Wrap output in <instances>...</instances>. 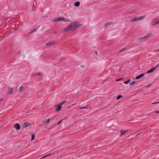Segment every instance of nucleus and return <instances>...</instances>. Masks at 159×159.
Here are the masks:
<instances>
[{"label": "nucleus", "mask_w": 159, "mask_h": 159, "mask_svg": "<svg viewBox=\"0 0 159 159\" xmlns=\"http://www.w3.org/2000/svg\"><path fill=\"white\" fill-rule=\"evenodd\" d=\"M57 33V31H54V32H53V33H54V34H56V33Z\"/></svg>", "instance_id": "nucleus-32"}, {"label": "nucleus", "mask_w": 159, "mask_h": 159, "mask_svg": "<svg viewBox=\"0 0 159 159\" xmlns=\"http://www.w3.org/2000/svg\"><path fill=\"white\" fill-rule=\"evenodd\" d=\"M60 21H63L64 22H70L71 21L69 19H67L64 17H61L58 18H57L53 20V21L54 22Z\"/></svg>", "instance_id": "nucleus-3"}, {"label": "nucleus", "mask_w": 159, "mask_h": 159, "mask_svg": "<svg viewBox=\"0 0 159 159\" xmlns=\"http://www.w3.org/2000/svg\"><path fill=\"white\" fill-rule=\"evenodd\" d=\"M141 134H137V135H136V137H138V136H140V135Z\"/></svg>", "instance_id": "nucleus-28"}, {"label": "nucleus", "mask_w": 159, "mask_h": 159, "mask_svg": "<svg viewBox=\"0 0 159 159\" xmlns=\"http://www.w3.org/2000/svg\"><path fill=\"white\" fill-rule=\"evenodd\" d=\"M145 75V74H141L140 75H139L137 76H136L135 78L133 79V80H135V79L136 80H138V79H139L140 78H141L143 77V76H144Z\"/></svg>", "instance_id": "nucleus-8"}, {"label": "nucleus", "mask_w": 159, "mask_h": 159, "mask_svg": "<svg viewBox=\"0 0 159 159\" xmlns=\"http://www.w3.org/2000/svg\"><path fill=\"white\" fill-rule=\"evenodd\" d=\"M30 124H29L27 122H25L23 125L22 127L23 128H25L27 127L29 125H30Z\"/></svg>", "instance_id": "nucleus-12"}, {"label": "nucleus", "mask_w": 159, "mask_h": 159, "mask_svg": "<svg viewBox=\"0 0 159 159\" xmlns=\"http://www.w3.org/2000/svg\"><path fill=\"white\" fill-rule=\"evenodd\" d=\"M55 43L56 42L55 41H52L46 43L45 44V45L46 46H50L55 44Z\"/></svg>", "instance_id": "nucleus-6"}, {"label": "nucleus", "mask_w": 159, "mask_h": 159, "mask_svg": "<svg viewBox=\"0 0 159 159\" xmlns=\"http://www.w3.org/2000/svg\"><path fill=\"white\" fill-rule=\"evenodd\" d=\"M159 23V20L152 22V26H154Z\"/></svg>", "instance_id": "nucleus-9"}, {"label": "nucleus", "mask_w": 159, "mask_h": 159, "mask_svg": "<svg viewBox=\"0 0 159 159\" xmlns=\"http://www.w3.org/2000/svg\"><path fill=\"white\" fill-rule=\"evenodd\" d=\"M13 127L17 130H19L20 129V125L19 123H16L14 125Z\"/></svg>", "instance_id": "nucleus-4"}, {"label": "nucleus", "mask_w": 159, "mask_h": 159, "mask_svg": "<svg viewBox=\"0 0 159 159\" xmlns=\"http://www.w3.org/2000/svg\"><path fill=\"white\" fill-rule=\"evenodd\" d=\"M127 131V130H126V131L123 130H121V131H120V132H121L120 135L122 136V135H123Z\"/></svg>", "instance_id": "nucleus-15"}, {"label": "nucleus", "mask_w": 159, "mask_h": 159, "mask_svg": "<svg viewBox=\"0 0 159 159\" xmlns=\"http://www.w3.org/2000/svg\"><path fill=\"white\" fill-rule=\"evenodd\" d=\"M50 118H48L47 119H46L44 120L43 121V123H44L45 124H47L50 122Z\"/></svg>", "instance_id": "nucleus-10"}, {"label": "nucleus", "mask_w": 159, "mask_h": 159, "mask_svg": "<svg viewBox=\"0 0 159 159\" xmlns=\"http://www.w3.org/2000/svg\"><path fill=\"white\" fill-rule=\"evenodd\" d=\"M95 53H96V55H97V52H96H96H95Z\"/></svg>", "instance_id": "nucleus-35"}, {"label": "nucleus", "mask_w": 159, "mask_h": 159, "mask_svg": "<svg viewBox=\"0 0 159 159\" xmlns=\"http://www.w3.org/2000/svg\"><path fill=\"white\" fill-rule=\"evenodd\" d=\"M156 113H159V111H156Z\"/></svg>", "instance_id": "nucleus-34"}, {"label": "nucleus", "mask_w": 159, "mask_h": 159, "mask_svg": "<svg viewBox=\"0 0 159 159\" xmlns=\"http://www.w3.org/2000/svg\"><path fill=\"white\" fill-rule=\"evenodd\" d=\"M158 66L157 65L155 67H153L152 68V69H150L149 70L147 73V74L149 73H151L153 71H154L155 70H156L157 69V68L158 67Z\"/></svg>", "instance_id": "nucleus-5"}, {"label": "nucleus", "mask_w": 159, "mask_h": 159, "mask_svg": "<svg viewBox=\"0 0 159 159\" xmlns=\"http://www.w3.org/2000/svg\"><path fill=\"white\" fill-rule=\"evenodd\" d=\"M146 39V38H145V36H143L142 37H141L139 39V40H142L143 39Z\"/></svg>", "instance_id": "nucleus-19"}, {"label": "nucleus", "mask_w": 159, "mask_h": 159, "mask_svg": "<svg viewBox=\"0 0 159 159\" xmlns=\"http://www.w3.org/2000/svg\"><path fill=\"white\" fill-rule=\"evenodd\" d=\"M36 29H33L32 30V32H36Z\"/></svg>", "instance_id": "nucleus-27"}, {"label": "nucleus", "mask_w": 159, "mask_h": 159, "mask_svg": "<svg viewBox=\"0 0 159 159\" xmlns=\"http://www.w3.org/2000/svg\"><path fill=\"white\" fill-rule=\"evenodd\" d=\"M80 3L79 2L77 1L76 2H75L74 3V6H75V7H78L80 5Z\"/></svg>", "instance_id": "nucleus-13"}, {"label": "nucleus", "mask_w": 159, "mask_h": 159, "mask_svg": "<svg viewBox=\"0 0 159 159\" xmlns=\"http://www.w3.org/2000/svg\"><path fill=\"white\" fill-rule=\"evenodd\" d=\"M136 82L134 81H132L130 83V85H134L135 83Z\"/></svg>", "instance_id": "nucleus-20"}, {"label": "nucleus", "mask_w": 159, "mask_h": 159, "mask_svg": "<svg viewBox=\"0 0 159 159\" xmlns=\"http://www.w3.org/2000/svg\"><path fill=\"white\" fill-rule=\"evenodd\" d=\"M86 107L80 108V109H86Z\"/></svg>", "instance_id": "nucleus-26"}, {"label": "nucleus", "mask_w": 159, "mask_h": 159, "mask_svg": "<svg viewBox=\"0 0 159 159\" xmlns=\"http://www.w3.org/2000/svg\"><path fill=\"white\" fill-rule=\"evenodd\" d=\"M62 121V120H61L59 121L58 123H57V124L58 125H59L60 123H61V121Z\"/></svg>", "instance_id": "nucleus-29"}, {"label": "nucleus", "mask_w": 159, "mask_h": 159, "mask_svg": "<svg viewBox=\"0 0 159 159\" xmlns=\"http://www.w3.org/2000/svg\"><path fill=\"white\" fill-rule=\"evenodd\" d=\"M66 102V100H64V101H62V102H61L60 103V105L61 106V105H62L63 104H64V103H65Z\"/></svg>", "instance_id": "nucleus-17"}, {"label": "nucleus", "mask_w": 159, "mask_h": 159, "mask_svg": "<svg viewBox=\"0 0 159 159\" xmlns=\"http://www.w3.org/2000/svg\"><path fill=\"white\" fill-rule=\"evenodd\" d=\"M112 24V22H110L109 23H108L106 24V26L108 27L110 25H111Z\"/></svg>", "instance_id": "nucleus-21"}, {"label": "nucleus", "mask_w": 159, "mask_h": 159, "mask_svg": "<svg viewBox=\"0 0 159 159\" xmlns=\"http://www.w3.org/2000/svg\"><path fill=\"white\" fill-rule=\"evenodd\" d=\"M159 103V102H154V103H152V104H157V103Z\"/></svg>", "instance_id": "nucleus-30"}, {"label": "nucleus", "mask_w": 159, "mask_h": 159, "mask_svg": "<svg viewBox=\"0 0 159 159\" xmlns=\"http://www.w3.org/2000/svg\"><path fill=\"white\" fill-rule=\"evenodd\" d=\"M51 155V154H49L48 155H46V156H43V157H42V158H45V157H47V156H49V155Z\"/></svg>", "instance_id": "nucleus-25"}, {"label": "nucleus", "mask_w": 159, "mask_h": 159, "mask_svg": "<svg viewBox=\"0 0 159 159\" xmlns=\"http://www.w3.org/2000/svg\"><path fill=\"white\" fill-rule=\"evenodd\" d=\"M23 89H24V86H21L19 88V91H21Z\"/></svg>", "instance_id": "nucleus-16"}, {"label": "nucleus", "mask_w": 159, "mask_h": 159, "mask_svg": "<svg viewBox=\"0 0 159 159\" xmlns=\"http://www.w3.org/2000/svg\"><path fill=\"white\" fill-rule=\"evenodd\" d=\"M13 91V89L12 88H9L8 89V91L7 93L8 94H11Z\"/></svg>", "instance_id": "nucleus-11"}, {"label": "nucleus", "mask_w": 159, "mask_h": 159, "mask_svg": "<svg viewBox=\"0 0 159 159\" xmlns=\"http://www.w3.org/2000/svg\"><path fill=\"white\" fill-rule=\"evenodd\" d=\"M41 75V73H39L37 75Z\"/></svg>", "instance_id": "nucleus-31"}, {"label": "nucleus", "mask_w": 159, "mask_h": 159, "mask_svg": "<svg viewBox=\"0 0 159 159\" xmlns=\"http://www.w3.org/2000/svg\"><path fill=\"white\" fill-rule=\"evenodd\" d=\"M130 80H127V81L125 82H124V84H127L128 83H129L130 82Z\"/></svg>", "instance_id": "nucleus-18"}, {"label": "nucleus", "mask_w": 159, "mask_h": 159, "mask_svg": "<svg viewBox=\"0 0 159 159\" xmlns=\"http://www.w3.org/2000/svg\"><path fill=\"white\" fill-rule=\"evenodd\" d=\"M152 35V33H150L147 34L145 36V38L146 39L150 37Z\"/></svg>", "instance_id": "nucleus-14"}, {"label": "nucleus", "mask_w": 159, "mask_h": 159, "mask_svg": "<svg viewBox=\"0 0 159 159\" xmlns=\"http://www.w3.org/2000/svg\"><path fill=\"white\" fill-rule=\"evenodd\" d=\"M35 138L34 134L33 135L31 136V140H34Z\"/></svg>", "instance_id": "nucleus-22"}, {"label": "nucleus", "mask_w": 159, "mask_h": 159, "mask_svg": "<svg viewBox=\"0 0 159 159\" xmlns=\"http://www.w3.org/2000/svg\"><path fill=\"white\" fill-rule=\"evenodd\" d=\"M3 98H2L1 99H0V102L1 101H2L3 100Z\"/></svg>", "instance_id": "nucleus-33"}, {"label": "nucleus", "mask_w": 159, "mask_h": 159, "mask_svg": "<svg viewBox=\"0 0 159 159\" xmlns=\"http://www.w3.org/2000/svg\"><path fill=\"white\" fill-rule=\"evenodd\" d=\"M61 107L62 106L60 105H57L55 108L56 111L57 112L59 111L60 110Z\"/></svg>", "instance_id": "nucleus-7"}, {"label": "nucleus", "mask_w": 159, "mask_h": 159, "mask_svg": "<svg viewBox=\"0 0 159 159\" xmlns=\"http://www.w3.org/2000/svg\"><path fill=\"white\" fill-rule=\"evenodd\" d=\"M123 78H120V79H117L116 80V81H120V80H121L122 79H123Z\"/></svg>", "instance_id": "nucleus-24"}, {"label": "nucleus", "mask_w": 159, "mask_h": 159, "mask_svg": "<svg viewBox=\"0 0 159 159\" xmlns=\"http://www.w3.org/2000/svg\"><path fill=\"white\" fill-rule=\"evenodd\" d=\"M82 26L78 22L73 21L66 27L63 30V32H65L72 30H77Z\"/></svg>", "instance_id": "nucleus-1"}, {"label": "nucleus", "mask_w": 159, "mask_h": 159, "mask_svg": "<svg viewBox=\"0 0 159 159\" xmlns=\"http://www.w3.org/2000/svg\"><path fill=\"white\" fill-rule=\"evenodd\" d=\"M158 51H159V50H158Z\"/></svg>", "instance_id": "nucleus-36"}, {"label": "nucleus", "mask_w": 159, "mask_h": 159, "mask_svg": "<svg viewBox=\"0 0 159 159\" xmlns=\"http://www.w3.org/2000/svg\"><path fill=\"white\" fill-rule=\"evenodd\" d=\"M122 98V96H121V95H120L118 96L117 97V100H119V99L120 98Z\"/></svg>", "instance_id": "nucleus-23"}, {"label": "nucleus", "mask_w": 159, "mask_h": 159, "mask_svg": "<svg viewBox=\"0 0 159 159\" xmlns=\"http://www.w3.org/2000/svg\"><path fill=\"white\" fill-rule=\"evenodd\" d=\"M146 15H143L139 17H137L132 19L131 21L132 22H134L135 21L141 20H143L146 17Z\"/></svg>", "instance_id": "nucleus-2"}]
</instances>
